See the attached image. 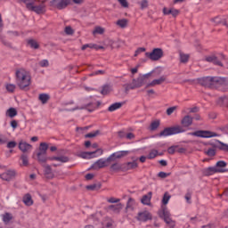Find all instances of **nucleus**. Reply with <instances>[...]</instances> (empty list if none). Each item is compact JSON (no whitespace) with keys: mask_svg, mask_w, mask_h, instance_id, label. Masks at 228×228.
<instances>
[{"mask_svg":"<svg viewBox=\"0 0 228 228\" xmlns=\"http://www.w3.org/2000/svg\"><path fill=\"white\" fill-rule=\"evenodd\" d=\"M127 154H129V151H121L112 153L109 158H110V161H113L114 159H120V158H124Z\"/></svg>","mask_w":228,"mask_h":228,"instance_id":"obj_14","label":"nucleus"},{"mask_svg":"<svg viewBox=\"0 0 228 228\" xmlns=\"http://www.w3.org/2000/svg\"><path fill=\"white\" fill-rule=\"evenodd\" d=\"M151 199H152V192L150 191L143 196V204L144 206H151Z\"/></svg>","mask_w":228,"mask_h":228,"instance_id":"obj_23","label":"nucleus"},{"mask_svg":"<svg viewBox=\"0 0 228 228\" xmlns=\"http://www.w3.org/2000/svg\"><path fill=\"white\" fill-rule=\"evenodd\" d=\"M220 149L221 151H224V152H228V144L222 143Z\"/></svg>","mask_w":228,"mask_h":228,"instance_id":"obj_57","label":"nucleus"},{"mask_svg":"<svg viewBox=\"0 0 228 228\" xmlns=\"http://www.w3.org/2000/svg\"><path fill=\"white\" fill-rule=\"evenodd\" d=\"M70 3V0H52L50 4L58 10H63L67 8Z\"/></svg>","mask_w":228,"mask_h":228,"instance_id":"obj_11","label":"nucleus"},{"mask_svg":"<svg viewBox=\"0 0 228 228\" xmlns=\"http://www.w3.org/2000/svg\"><path fill=\"white\" fill-rule=\"evenodd\" d=\"M188 60H190V55L184 54V53L180 54V61L182 63H186V61H188Z\"/></svg>","mask_w":228,"mask_h":228,"instance_id":"obj_42","label":"nucleus"},{"mask_svg":"<svg viewBox=\"0 0 228 228\" xmlns=\"http://www.w3.org/2000/svg\"><path fill=\"white\" fill-rule=\"evenodd\" d=\"M17 121L16 120H12L11 121V126L12 127V129H17Z\"/></svg>","mask_w":228,"mask_h":228,"instance_id":"obj_62","label":"nucleus"},{"mask_svg":"<svg viewBox=\"0 0 228 228\" xmlns=\"http://www.w3.org/2000/svg\"><path fill=\"white\" fill-rule=\"evenodd\" d=\"M108 209L113 211L114 213H120V209H122V204L118 203L116 205H110L108 207Z\"/></svg>","mask_w":228,"mask_h":228,"instance_id":"obj_21","label":"nucleus"},{"mask_svg":"<svg viewBox=\"0 0 228 228\" xmlns=\"http://www.w3.org/2000/svg\"><path fill=\"white\" fill-rule=\"evenodd\" d=\"M40 67H49V61L42 60L39 61Z\"/></svg>","mask_w":228,"mask_h":228,"instance_id":"obj_48","label":"nucleus"},{"mask_svg":"<svg viewBox=\"0 0 228 228\" xmlns=\"http://www.w3.org/2000/svg\"><path fill=\"white\" fill-rule=\"evenodd\" d=\"M20 159L22 161V166L23 167H28V163H29V159H28V156L25 154H22L20 157Z\"/></svg>","mask_w":228,"mask_h":228,"instance_id":"obj_37","label":"nucleus"},{"mask_svg":"<svg viewBox=\"0 0 228 228\" xmlns=\"http://www.w3.org/2000/svg\"><path fill=\"white\" fill-rule=\"evenodd\" d=\"M50 161H60V163H69V159L67 156H59L50 158Z\"/></svg>","mask_w":228,"mask_h":228,"instance_id":"obj_18","label":"nucleus"},{"mask_svg":"<svg viewBox=\"0 0 228 228\" xmlns=\"http://www.w3.org/2000/svg\"><path fill=\"white\" fill-rule=\"evenodd\" d=\"M187 110H188L189 113H197V112H199V109L197 107L189 108Z\"/></svg>","mask_w":228,"mask_h":228,"instance_id":"obj_55","label":"nucleus"},{"mask_svg":"<svg viewBox=\"0 0 228 228\" xmlns=\"http://www.w3.org/2000/svg\"><path fill=\"white\" fill-rule=\"evenodd\" d=\"M5 88L7 92H9L10 94H13V92H15V90L17 89V86L14 84H6Z\"/></svg>","mask_w":228,"mask_h":228,"instance_id":"obj_29","label":"nucleus"},{"mask_svg":"<svg viewBox=\"0 0 228 228\" xmlns=\"http://www.w3.org/2000/svg\"><path fill=\"white\" fill-rule=\"evenodd\" d=\"M206 61H208V63H214V65H218L219 67H222V61H220L215 55H210L206 57Z\"/></svg>","mask_w":228,"mask_h":228,"instance_id":"obj_16","label":"nucleus"},{"mask_svg":"<svg viewBox=\"0 0 228 228\" xmlns=\"http://www.w3.org/2000/svg\"><path fill=\"white\" fill-rule=\"evenodd\" d=\"M167 77H160L158 79H154L152 82H151L148 86H156V85H161V83H165Z\"/></svg>","mask_w":228,"mask_h":228,"instance_id":"obj_20","label":"nucleus"},{"mask_svg":"<svg viewBox=\"0 0 228 228\" xmlns=\"http://www.w3.org/2000/svg\"><path fill=\"white\" fill-rule=\"evenodd\" d=\"M15 82L20 90H26L31 85V73L24 68H18L14 73Z\"/></svg>","mask_w":228,"mask_h":228,"instance_id":"obj_2","label":"nucleus"},{"mask_svg":"<svg viewBox=\"0 0 228 228\" xmlns=\"http://www.w3.org/2000/svg\"><path fill=\"white\" fill-rule=\"evenodd\" d=\"M157 156H161V153H159L158 150H151L148 155V159H154Z\"/></svg>","mask_w":228,"mask_h":228,"instance_id":"obj_30","label":"nucleus"},{"mask_svg":"<svg viewBox=\"0 0 228 228\" xmlns=\"http://www.w3.org/2000/svg\"><path fill=\"white\" fill-rule=\"evenodd\" d=\"M159 177H160L161 179H165L166 177H168V175L165 172H159Z\"/></svg>","mask_w":228,"mask_h":228,"instance_id":"obj_58","label":"nucleus"},{"mask_svg":"<svg viewBox=\"0 0 228 228\" xmlns=\"http://www.w3.org/2000/svg\"><path fill=\"white\" fill-rule=\"evenodd\" d=\"M15 147H17V142H15L14 141H11L7 143L8 149H15Z\"/></svg>","mask_w":228,"mask_h":228,"instance_id":"obj_47","label":"nucleus"},{"mask_svg":"<svg viewBox=\"0 0 228 228\" xmlns=\"http://www.w3.org/2000/svg\"><path fill=\"white\" fill-rule=\"evenodd\" d=\"M168 154H175V147L171 146L167 149Z\"/></svg>","mask_w":228,"mask_h":228,"instance_id":"obj_56","label":"nucleus"},{"mask_svg":"<svg viewBox=\"0 0 228 228\" xmlns=\"http://www.w3.org/2000/svg\"><path fill=\"white\" fill-rule=\"evenodd\" d=\"M147 58H150L151 61H158L163 58V49L161 48H155L151 53H145Z\"/></svg>","mask_w":228,"mask_h":228,"instance_id":"obj_7","label":"nucleus"},{"mask_svg":"<svg viewBox=\"0 0 228 228\" xmlns=\"http://www.w3.org/2000/svg\"><path fill=\"white\" fill-rule=\"evenodd\" d=\"M86 179L87 181H91V179H94V174H87V175H86Z\"/></svg>","mask_w":228,"mask_h":228,"instance_id":"obj_64","label":"nucleus"},{"mask_svg":"<svg viewBox=\"0 0 228 228\" xmlns=\"http://www.w3.org/2000/svg\"><path fill=\"white\" fill-rule=\"evenodd\" d=\"M110 163H111V158L110 157L107 159H100L92 165L91 168H93V170H101V168L110 167Z\"/></svg>","mask_w":228,"mask_h":228,"instance_id":"obj_6","label":"nucleus"},{"mask_svg":"<svg viewBox=\"0 0 228 228\" xmlns=\"http://www.w3.org/2000/svg\"><path fill=\"white\" fill-rule=\"evenodd\" d=\"M120 108H122V103L116 102V103L111 104L108 108V111H110V112L117 111V110H120Z\"/></svg>","mask_w":228,"mask_h":228,"instance_id":"obj_24","label":"nucleus"},{"mask_svg":"<svg viewBox=\"0 0 228 228\" xmlns=\"http://www.w3.org/2000/svg\"><path fill=\"white\" fill-rule=\"evenodd\" d=\"M134 200L129 199L126 204V209H134Z\"/></svg>","mask_w":228,"mask_h":228,"instance_id":"obj_38","label":"nucleus"},{"mask_svg":"<svg viewBox=\"0 0 228 228\" xmlns=\"http://www.w3.org/2000/svg\"><path fill=\"white\" fill-rule=\"evenodd\" d=\"M111 92V86H104L101 91L102 95H108Z\"/></svg>","mask_w":228,"mask_h":228,"instance_id":"obj_33","label":"nucleus"},{"mask_svg":"<svg viewBox=\"0 0 228 228\" xmlns=\"http://www.w3.org/2000/svg\"><path fill=\"white\" fill-rule=\"evenodd\" d=\"M171 15H172L173 17H177V15H179V10L171 9Z\"/></svg>","mask_w":228,"mask_h":228,"instance_id":"obj_54","label":"nucleus"},{"mask_svg":"<svg viewBox=\"0 0 228 228\" xmlns=\"http://www.w3.org/2000/svg\"><path fill=\"white\" fill-rule=\"evenodd\" d=\"M185 200H187L188 204H191V201H190V200H191V194L187 193V194L185 195Z\"/></svg>","mask_w":228,"mask_h":228,"instance_id":"obj_61","label":"nucleus"},{"mask_svg":"<svg viewBox=\"0 0 228 228\" xmlns=\"http://www.w3.org/2000/svg\"><path fill=\"white\" fill-rule=\"evenodd\" d=\"M110 170L117 171V170H124V167H122V165L118 163H115L111 165Z\"/></svg>","mask_w":228,"mask_h":228,"instance_id":"obj_40","label":"nucleus"},{"mask_svg":"<svg viewBox=\"0 0 228 228\" xmlns=\"http://www.w3.org/2000/svg\"><path fill=\"white\" fill-rule=\"evenodd\" d=\"M65 33L66 35H74V29H72L70 27H66Z\"/></svg>","mask_w":228,"mask_h":228,"instance_id":"obj_50","label":"nucleus"},{"mask_svg":"<svg viewBox=\"0 0 228 228\" xmlns=\"http://www.w3.org/2000/svg\"><path fill=\"white\" fill-rule=\"evenodd\" d=\"M143 86V77H139L137 79H134L131 84L125 85L126 92H129V90H134V88H140V86Z\"/></svg>","mask_w":228,"mask_h":228,"instance_id":"obj_8","label":"nucleus"},{"mask_svg":"<svg viewBox=\"0 0 228 228\" xmlns=\"http://www.w3.org/2000/svg\"><path fill=\"white\" fill-rule=\"evenodd\" d=\"M3 143H6V138L0 134V145H3Z\"/></svg>","mask_w":228,"mask_h":228,"instance_id":"obj_63","label":"nucleus"},{"mask_svg":"<svg viewBox=\"0 0 228 228\" xmlns=\"http://www.w3.org/2000/svg\"><path fill=\"white\" fill-rule=\"evenodd\" d=\"M205 153L207 154V156H209L210 158L215 156V154H216V151L214 148H210L208 150H207L205 151Z\"/></svg>","mask_w":228,"mask_h":228,"instance_id":"obj_43","label":"nucleus"},{"mask_svg":"<svg viewBox=\"0 0 228 228\" xmlns=\"http://www.w3.org/2000/svg\"><path fill=\"white\" fill-rule=\"evenodd\" d=\"M126 138L127 140H133V138H134V134H133V133H128V134H126Z\"/></svg>","mask_w":228,"mask_h":228,"instance_id":"obj_60","label":"nucleus"},{"mask_svg":"<svg viewBox=\"0 0 228 228\" xmlns=\"http://www.w3.org/2000/svg\"><path fill=\"white\" fill-rule=\"evenodd\" d=\"M169 200H170V194L166 192L162 199V206H167V204H168Z\"/></svg>","mask_w":228,"mask_h":228,"instance_id":"obj_35","label":"nucleus"},{"mask_svg":"<svg viewBox=\"0 0 228 228\" xmlns=\"http://www.w3.org/2000/svg\"><path fill=\"white\" fill-rule=\"evenodd\" d=\"M117 26L119 28H126L127 26V20L126 19L118 20L117 21Z\"/></svg>","mask_w":228,"mask_h":228,"instance_id":"obj_36","label":"nucleus"},{"mask_svg":"<svg viewBox=\"0 0 228 228\" xmlns=\"http://www.w3.org/2000/svg\"><path fill=\"white\" fill-rule=\"evenodd\" d=\"M19 149L21 151V152H28V151L33 149V146L24 141H20L19 142Z\"/></svg>","mask_w":228,"mask_h":228,"instance_id":"obj_15","label":"nucleus"},{"mask_svg":"<svg viewBox=\"0 0 228 228\" xmlns=\"http://www.w3.org/2000/svg\"><path fill=\"white\" fill-rule=\"evenodd\" d=\"M120 200L118 199H115V198H110L108 200V202H110V204H117V202H119Z\"/></svg>","mask_w":228,"mask_h":228,"instance_id":"obj_52","label":"nucleus"},{"mask_svg":"<svg viewBox=\"0 0 228 228\" xmlns=\"http://www.w3.org/2000/svg\"><path fill=\"white\" fill-rule=\"evenodd\" d=\"M6 117H10V118H13V117H17V110L15 108H10L5 112Z\"/></svg>","mask_w":228,"mask_h":228,"instance_id":"obj_22","label":"nucleus"},{"mask_svg":"<svg viewBox=\"0 0 228 228\" xmlns=\"http://www.w3.org/2000/svg\"><path fill=\"white\" fill-rule=\"evenodd\" d=\"M28 45L32 48V49H38L39 45L38 43L36 40L29 39L28 41Z\"/></svg>","mask_w":228,"mask_h":228,"instance_id":"obj_31","label":"nucleus"},{"mask_svg":"<svg viewBox=\"0 0 228 228\" xmlns=\"http://www.w3.org/2000/svg\"><path fill=\"white\" fill-rule=\"evenodd\" d=\"M177 110V107L174 106V107H170L167 110V115L170 116L172 115V113H174V111H175Z\"/></svg>","mask_w":228,"mask_h":228,"instance_id":"obj_46","label":"nucleus"},{"mask_svg":"<svg viewBox=\"0 0 228 228\" xmlns=\"http://www.w3.org/2000/svg\"><path fill=\"white\" fill-rule=\"evenodd\" d=\"M45 174L48 179L53 178V169H51V166L45 165Z\"/></svg>","mask_w":228,"mask_h":228,"instance_id":"obj_26","label":"nucleus"},{"mask_svg":"<svg viewBox=\"0 0 228 228\" xmlns=\"http://www.w3.org/2000/svg\"><path fill=\"white\" fill-rule=\"evenodd\" d=\"M152 219V215L151 213L144 211L143 212V220L144 222H147V220H151Z\"/></svg>","mask_w":228,"mask_h":228,"instance_id":"obj_44","label":"nucleus"},{"mask_svg":"<svg viewBox=\"0 0 228 228\" xmlns=\"http://www.w3.org/2000/svg\"><path fill=\"white\" fill-rule=\"evenodd\" d=\"M164 15H171L172 14V9L164 8L163 9Z\"/></svg>","mask_w":228,"mask_h":228,"instance_id":"obj_53","label":"nucleus"},{"mask_svg":"<svg viewBox=\"0 0 228 228\" xmlns=\"http://www.w3.org/2000/svg\"><path fill=\"white\" fill-rule=\"evenodd\" d=\"M225 167H227V163L224 160H219L216 162V168H221L222 170H224V168H225Z\"/></svg>","mask_w":228,"mask_h":228,"instance_id":"obj_32","label":"nucleus"},{"mask_svg":"<svg viewBox=\"0 0 228 228\" xmlns=\"http://www.w3.org/2000/svg\"><path fill=\"white\" fill-rule=\"evenodd\" d=\"M212 22L216 26L218 24H222V19L220 17H216L212 19Z\"/></svg>","mask_w":228,"mask_h":228,"instance_id":"obj_49","label":"nucleus"},{"mask_svg":"<svg viewBox=\"0 0 228 228\" xmlns=\"http://www.w3.org/2000/svg\"><path fill=\"white\" fill-rule=\"evenodd\" d=\"M224 172H225V170L222 168H216V167H207L202 170L203 175L207 176L213 175L215 174H222Z\"/></svg>","mask_w":228,"mask_h":228,"instance_id":"obj_12","label":"nucleus"},{"mask_svg":"<svg viewBox=\"0 0 228 228\" xmlns=\"http://www.w3.org/2000/svg\"><path fill=\"white\" fill-rule=\"evenodd\" d=\"M199 83L202 86L213 88L215 86H225V85H227V80L220 77H204L199 79Z\"/></svg>","mask_w":228,"mask_h":228,"instance_id":"obj_3","label":"nucleus"},{"mask_svg":"<svg viewBox=\"0 0 228 228\" xmlns=\"http://www.w3.org/2000/svg\"><path fill=\"white\" fill-rule=\"evenodd\" d=\"M159 216L164 220L169 228H175V221L172 219V214H170V210H168L167 206H161L159 211Z\"/></svg>","mask_w":228,"mask_h":228,"instance_id":"obj_4","label":"nucleus"},{"mask_svg":"<svg viewBox=\"0 0 228 228\" xmlns=\"http://www.w3.org/2000/svg\"><path fill=\"white\" fill-rule=\"evenodd\" d=\"M50 99L51 95H49L48 94H40L38 96V100L42 102V104H47Z\"/></svg>","mask_w":228,"mask_h":228,"instance_id":"obj_19","label":"nucleus"},{"mask_svg":"<svg viewBox=\"0 0 228 228\" xmlns=\"http://www.w3.org/2000/svg\"><path fill=\"white\" fill-rule=\"evenodd\" d=\"M192 136H198L200 138H215L218 136V134L211 131L199 130L191 134Z\"/></svg>","mask_w":228,"mask_h":228,"instance_id":"obj_10","label":"nucleus"},{"mask_svg":"<svg viewBox=\"0 0 228 228\" xmlns=\"http://www.w3.org/2000/svg\"><path fill=\"white\" fill-rule=\"evenodd\" d=\"M86 190H91L92 191H95V190H101V185L95 184V183L87 185Z\"/></svg>","mask_w":228,"mask_h":228,"instance_id":"obj_41","label":"nucleus"},{"mask_svg":"<svg viewBox=\"0 0 228 228\" xmlns=\"http://www.w3.org/2000/svg\"><path fill=\"white\" fill-rule=\"evenodd\" d=\"M136 218L139 220V222H142V220H143V212H139Z\"/></svg>","mask_w":228,"mask_h":228,"instance_id":"obj_59","label":"nucleus"},{"mask_svg":"<svg viewBox=\"0 0 228 228\" xmlns=\"http://www.w3.org/2000/svg\"><path fill=\"white\" fill-rule=\"evenodd\" d=\"M137 167L138 163H136L134 160L122 165L123 170H133V168H136Z\"/></svg>","mask_w":228,"mask_h":228,"instance_id":"obj_17","label":"nucleus"},{"mask_svg":"<svg viewBox=\"0 0 228 228\" xmlns=\"http://www.w3.org/2000/svg\"><path fill=\"white\" fill-rule=\"evenodd\" d=\"M23 202L26 206H33V200L31 199V195L26 194L23 197Z\"/></svg>","mask_w":228,"mask_h":228,"instance_id":"obj_25","label":"nucleus"},{"mask_svg":"<svg viewBox=\"0 0 228 228\" xmlns=\"http://www.w3.org/2000/svg\"><path fill=\"white\" fill-rule=\"evenodd\" d=\"M118 1L123 8H128L129 7V4L127 3V0H118Z\"/></svg>","mask_w":228,"mask_h":228,"instance_id":"obj_45","label":"nucleus"},{"mask_svg":"<svg viewBox=\"0 0 228 228\" xmlns=\"http://www.w3.org/2000/svg\"><path fill=\"white\" fill-rule=\"evenodd\" d=\"M47 149H49L47 142H41L38 150L34 152L33 156L39 163H46L47 159H51L47 157Z\"/></svg>","mask_w":228,"mask_h":228,"instance_id":"obj_5","label":"nucleus"},{"mask_svg":"<svg viewBox=\"0 0 228 228\" xmlns=\"http://www.w3.org/2000/svg\"><path fill=\"white\" fill-rule=\"evenodd\" d=\"M12 218H13V216L10 213H5V214L3 215V222L5 224H10V221L12 220Z\"/></svg>","mask_w":228,"mask_h":228,"instance_id":"obj_28","label":"nucleus"},{"mask_svg":"<svg viewBox=\"0 0 228 228\" xmlns=\"http://www.w3.org/2000/svg\"><path fill=\"white\" fill-rule=\"evenodd\" d=\"M15 175H16L15 170H8L3 173L2 175H0V177L1 179H3V181H12V179H13Z\"/></svg>","mask_w":228,"mask_h":228,"instance_id":"obj_13","label":"nucleus"},{"mask_svg":"<svg viewBox=\"0 0 228 228\" xmlns=\"http://www.w3.org/2000/svg\"><path fill=\"white\" fill-rule=\"evenodd\" d=\"M104 33V28L102 27H95L93 31V35H102Z\"/></svg>","mask_w":228,"mask_h":228,"instance_id":"obj_39","label":"nucleus"},{"mask_svg":"<svg viewBox=\"0 0 228 228\" xmlns=\"http://www.w3.org/2000/svg\"><path fill=\"white\" fill-rule=\"evenodd\" d=\"M98 134H99L98 131H96L94 133H89V134H86V138H95V136H97Z\"/></svg>","mask_w":228,"mask_h":228,"instance_id":"obj_51","label":"nucleus"},{"mask_svg":"<svg viewBox=\"0 0 228 228\" xmlns=\"http://www.w3.org/2000/svg\"><path fill=\"white\" fill-rule=\"evenodd\" d=\"M81 49L82 51H86V49H95L97 51V49H99V46H97V45L95 44L91 43L82 45Z\"/></svg>","mask_w":228,"mask_h":228,"instance_id":"obj_27","label":"nucleus"},{"mask_svg":"<svg viewBox=\"0 0 228 228\" xmlns=\"http://www.w3.org/2000/svg\"><path fill=\"white\" fill-rule=\"evenodd\" d=\"M193 124V118L190 115L184 116L181 120V126L167 127L160 132L159 136H172V134H179L184 133V127H190Z\"/></svg>","mask_w":228,"mask_h":228,"instance_id":"obj_1","label":"nucleus"},{"mask_svg":"<svg viewBox=\"0 0 228 228\" xmlns=\"http://www.w3.org/2000/svg\"><path fill=\"white\" fill-rule=\"evenodd\" d=\"M159 127V120H155L151 122L150 126L151 131H156V129H158Z\"/></svg>","mask_w":228,"mask_h":228,"instance_id":"obj_34","label":"nucleus"},{"mask_svg":"<svg viewBox=\"0 0 228 228\" xmlns=\"http://www.w3.org/2000/svg\"><path fill=\"white\" fill-rule=\"evenodd\" d=\"M103 151L102 149H97L94 151H86V152H82L80 154L81 158H83L84 159H90L92 158H99V156H102L103 154Z\"/></svg>","mask_w":228,"mask_h":228,"instance_id":"obj_9","label":"nucleus"}]
</instances>
